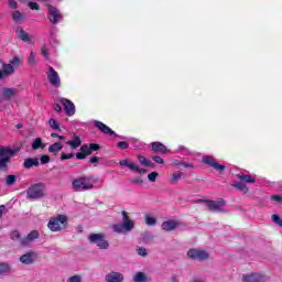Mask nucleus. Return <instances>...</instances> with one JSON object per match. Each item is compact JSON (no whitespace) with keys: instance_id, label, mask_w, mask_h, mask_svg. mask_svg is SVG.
Segmentation results:
<instances>
[{"instance_id":"23","label":"nucleus","mask_w":282,"mask_h":282,"mask_svg":"<svg viewBox=\"0 0 282 282\" xmlns=\"http://www.w3.org/2000/svg\"><path fill=\"white\" fill-rule=\"evenodd\" d=\"M12 272V265L8 262H0V276H8Z\"/></svg>"},{"instance_id":"42","label":"nucleus","mask_w":282,"mask_h":282,"mask_svg":"<svg viewBox=\"0 0 282 282\" xmlns=\"http://www.w3.org/2000/svg\"><path fill=\"white\" fill-rule=\"evenodd\" d=\"M10 237H11L12 241H20L21 242V234L18 230L12 231Z\"/></svg>"},{"instance_id":"4","label":"nucleus","mask_w":282,"mask_h":282,"mask_svg":"<svg viewBox=\"0 0 282 282\" xmlns=\"http://www.w3.org/2000/svg\"><path fill=\"white\" fill-rule=\"evenodd\" d=\"M21 65V57L14 56L9 64L2 65V70H0V80L3 78H8V76H12L14 74V67H19Z\"/></svg>"},{"instance_id":"20","label":"nucleus","mask_w":282,"mask_h":282,"mask_svg":"<svg viewBox=\"0 0 282 282\" xmlns=\"http://www.w3.org/2000/svg\"><path fill=\"white\" fill-rule=\"evenodd\" d=\"M152 151L153 153H169V149L162 142H152Z\"/></svg>"},{"instance_id":"29","label":"nucleus","mask_w":282,"mask_h":282,"mask_svg":"<svg viewBox=\"0 0 282 282\" xmlns=\"http://www.w3.org/2000/svg\"><path fill=\"white\" fill-rule=\"evenodd\" d=\"M31 147L33 151H37V149H45V143H43V139L36 138Z\"/></svg>"},{"instance_id":"62","label":"nucleus","mask_w":282,"mask_h":282,"mask_svg":"<svg viewBox=\"0 0 282 282\" xmlns=\"http://www.w3.org/2000/svg\"><path fill=\"white\" fill-rule=\"evenodd\" d=\"M59 135H58V133H51V138H58Z\"/></svg>"},{"instance_id":"8","label":"nucleus","mask_w":282,"mask_h":282,"mask_svg":"<svg viewBox=\"0 0 282 282\" xmlns=\"http://www.w3.org/2000/svg\"><path fill=\"white\" fill-rule=\"evenodd\" d=\"M88 241L95 243L99 250H107L109 248V241L105 239V234H90Z\"/></svg>"},{"instance_id":"52","label":"nucleus","mask_w":282,"mask_h":282,"mask_svg":"<svg viewBox=\"0 0 282 282\" xmlns=\"http://www.w3.org/2000/svg\"><path fill=\"white\" fill-rule=\"evenodd\" d=\"M41 164H48L50 162V156L47 155H42L40 159Z\"/></svg>"},{"instance_id":"51","label":"nucleus","mask_w":282,"mask_h":282,"mask_svg":"<svg viewBox=\"0 0 282 282\" xmlns=\"http://www.w3.org/2000/svg\"><path fill=\"white\" fill-rule=\"evenodd\" d=\"M29 8L31 10H41V7L36 2H29Z\"/></svg>"},{"instance_id":"32","label":"nucleus","mask_w":282,"mask_h":282,"mask_svg":"<svg viewBox=\"0 0 282 282\" xmlns=\"http://www.w3.org/2000/svg\"><path fill=\"white\" fill-rule=\"evenodd\" d=\"M231 186L238 191H241L242 193H248V186L242 182L231 183Z\"/></svg>"},{"instance_id":"47","label":"nucleus","mask_w":282,"mask_h":282,"mask_svg":"<svg viewBox=\"0 0 282 282\" xmlns=\"http://www.w3.org/2000/svg\"><path fill=\"white\" fill-rule=\"evenodd\" d=\"M66 282H83V279L80 278V275H73L68 278Z\"/></svg>"},{"instance_id":"53","label":"nucleus","mask_w":282,"mask_h":282,"mask_svg":"<svg viewBox=\"0 0 282 282\" xmlns=\"http://www.w3.org/2000/svg\"><path fill=\"white\" fill-rule=\"evenodd\" d=\"M9 6H10V8H12L13 10H17V8H18V3L15 2V0H9Z\"/></svg>"},{"instance_id":"6","label":"nucleus","mask_w":282,"mask_h":282,"mask_svg":"<svg viewBox=\"0 0 282 282\" xmlns=\"http://www.w3.org/2000/svg\"><path fill=\"white\" fill-rule=\"evenodd\" d=\"M65 226H67V216L65 215H58L55 218H51L47 224V227L52 232H59Z\"/></svg>"},{"instance_id":"54","label":"nucleus","mask_w":282,"mask_h":282,"mask_svg":"<svg viewBox=\"0 0 282 282\" xmlns=\"http://www.w3.org/2000/svg\"><path fill=\"white\" fill-rule=\"evenodd\" d=\"M77 160H85L87 155L83 153L82 151L76 154Z\"/></svg>"},{"instance_id":"11","label":"nucleus","mask_w":282,"mask_h":282,"mask_svg":"<svg viewBox=\"0 0 282 282\" xmlns=\"http://www.w3.org/2000/svg\"><path fill=\"white\" fill-rule=\"evenodd\" d=\"M203 164H207L208 166H212V169H215V171H218L219 173H224V171H226V165H221L217 163V161L213 156H208V155L204 156Z\"/></svg>"},{"instance_id":"40","label":"nucleus","mask_w":282,"mask_h":282,"mask_svg":"<svg viewBox=\"0 0 282 282\" xmlns=\"http://www.w3.org/2000/svg\"><path fill=\"white\" fill-rule=\"evenodd\" d=\"M80 152L83 154H85L86 156L91 155V148H89V145H87V144H84L80 147Z\"/></svg>"},{"instance_id":"48","label":"nucleus","mask_w":282,"mask_h":282,"mask_svg":"<svg viewBox=\"0 0 282 282\" xmlns=\"http://www.w3.org/2000/svg\"><path fill=\"white\" fill-rule=\"evenodd\" d=\"M89 148L91 153H94V151H100V145L98 143H90Z\"/></svg>"},{"instance_id":"5","label":"nucleus","mask_w":282,"mask_h":282,"mask_svg":"<svg viewBox=\"0 0 282 282\" xmlns=\"http://www.w3.org/2000/svg\"><path fill=\"white\" fill-rule=\"evenodd\" d=\"M195 204H206L208 210L212 213H221L224 206H226L224 198H219L218 200L197 199L195 200Z\"/></svg>"},{"instance_id":"15","label":"nucleus","mask_w":282,"mask_h":282,"mask_svg":"<svg viewBox=\"0 0 282 282\" xmlns=\"http://www.w3.org/2000/svg\"><path fill=\"white\" fill-rule=\"evenodd\" d=\"M243 282H268V276L261 273H251L242 275Z\"/></svg>"},{"instance_id":"31","label":"nucleus","mask_w":282,"mask_h":282,"mask_svg":"<svg viewBox=\"0 0 282 282\" xmlns=\"http://www.w3.org/2000/svg\"><path fill=\"white\" fill-rule=\"evenodd\" d=\"M17 95V88H4L2 90V96L4 98H12V96Z\"/></svg>"},{"instance_id":"49","label":"nucleus","mask_w":282,"mask_h":282,"mask_svg":"<svg viewBox=\"0 0 282 282\" xmlns=\"http://www.w3.org/2000/svg\"><path fill=\"white\" fill-rule=\"evenodd\" d=\"M72 158H74V154H67L63 152L61 155V161L63 162L64 160H72Z\"/></svg>"},{"instance_id":"30","label":"nucleus","mask_w":282,"mask_h":282,"mask_svg":"<svg viewBox=\"0 0 282 282\" xmlns=\"http://www.w3.org/2000/svg\"><path fill=\"white\" fill-rule=\"evenodd\" d=\"M139 162L142 166H148L149 169H155V164L142 155H139Z\"/></svg>"},{"instance_id":"19","label":"nucleus","mask_w":282,"mask_h":282,"mask_svg":"<svg viewBox=\"0 0 282 282\" xmlns=\"http://www.w3.org/2000/svg\"><path fill=\"white\" fill-rule=\"evenodd\" d=\"M95 127L99 129V131L104 132L106 135H117L111 128L107 124L102 123L101 121H95Z\"/></svg>"},{"instance_id":"13","label":"nucleus","mask_w":282,"mask_h":282,"mask_svg":"<svg viewBox=\"0 0 282 282\" xmlns=\"http://www.w3.org/2000/svg\"><path fill=\"white\" fill-rule=\"evenodd\" d=\"M37 258L39 253H36V251H29L20 257V262L23 263V265H32Z\"/></svg>"},{"instance_id":"44","label":"nucleus","mask_w":282,"mask_h":282,"mask_svg":"<svg viewBox=\"0 0 282 282\" xmlns=\"http://www.w3.org/2000/svg\"><path fill=\"white\" fill-rule=\"evenodd\" d=\"M118 149H121L122 151L129 149V143L127 141H120L118 144H117Z\"/></svg>"},{"instance_id":"61","label":"nucleus","mask_w":282,"mask_h":282,"mask_svg":"<svg viewBox=\"0 0 282 282\" xmlns=\"http://www.w3.org/2000/svg\"><path fill=\"white\" fill-rule=\"evenodd\" d=\"M138 169L139 170H132V171H137L138 173H142V174L147 173V170L140 169V165H138Z\"/></svg>"},{"instance_id":"28","label":"nucleus","mask_w":282,"mask_h":282,"mask_svg":"<svg viewBox=\"0 0 282 282\" xmlns=\"http://www.w3.org/2000/svg\"><path fill=\"white\" fill-rule=\"evenodd\" d=\"M237 177L240 180V182H246L247 184H254V182H257L254 177L248 174H238Z\"/></svg>"},{"instance_id":"16","label":"nucleus","mask_w":282,"mask_h":282,"mask_svg":"<svg viewBox=\"0 0 282 282\" xmlns=\"http://www.w3.org/2000/svg\"><path fill=\"white\" fill-rule=\"evenodd\" d=\"M106 282H124V274L118 271H112L106 274Z\"/></svg>"},{"instance_id":"57","label":"nucleus","mask_w":282,"mask_h":282,"mask_svg":"<svg viewBox=\"0 0 282 282\" xmlns=\"http://www.w3.org/2000/svg\"><path fill=\"white\" fill-rule=\"evenodd\" d=\"M132 184H138L139 186L143 184L142 178H134L132 180Z\"/></svg>"},{"instance_id":"2","label":"nucleus","mask_w":282,"mask_h":282,"mask_svg":"<svg viewBox=\"0 0 282 282\" xmlns=\"http://www.w3.org/2000/svg\"><path fill=\"white\" fill-rule=\"evenodd\" d=\"M17 152L8 147H0V171L7 172L8 164Z\"/></svg>"},{"instance_id":"56","label":"nucleus","mask_w":282,"mask_h":282,"mask_svg":"<svg viewBox=\"0 0 282 282\" xmlns=\"http://www.w3.org/2000/svg\"><path fill=\"white\" fill-rule=\"evenodd\" d=\"M271 199H272L273 202H282V196H280V195H272V196H271Z\"/></svg>"},{"instance_id":"43","label":"nucleus","mask_w":282,"mask_h":282,"mask_svg":"<svg viewBox=\"0 0 282 282\" xmlns=\"http://www.w3.org/2000/svg\"><path fill=\"white\" fill-rule=\"evenodd\" d=\"M41 54L44 56V58H50V50H47V46L43 45L41 47Z\"/></svg>"},{"instance_id":"38","label":"nucleus","mask_w":282,"mask_h":282,"mask_svg":"<svg viewBox=\"0 0 282 282\" xmlns=\"http://www.w3.org/2000/svg\"><path fill=\"white\" fill-rule=\"evenodd\" d=\"M137 254H139V257H149V251L144 247H138Z\"/></svg>"},{"instance_id":"21","label":"nucleus","mask_w":282,"mask_h":282,"mask_svg":"<svg viewBox=\"0 0 282 282\" xmlns=\"http://www.w3.org/2000/svg\"><path fill=\"white\" fill-rule=\"evenodd\" d=\"M15 34L20 41H23L24 43H30V34L23 30V28L18 26L15 30Z\"/></svg>"},{"instance_id":"36","label":"nucleus","mask_w":282,"mask_h":282,"mask_svg":"<svg viewBox=\"0 0 282 282\" xmlns=\"http://www.w3.org/2000/svg\"><path fill=\"white\" fill-rule=\"evenodd\" d=\"M28 65H30L31 67H34V65H36V54L34 52L30 53V56L28 58Z\"/></svg>"},{"instance_id":"55","label":"nucleus","mask_w":282,"mask_h":282,"mask_svg":"<svg viewBox=\"0 0 282 282\" xmlns=\"http://www.w3.org/2000/svg\"><path fill=\"white\" fill-rule=\"evenodd\" d=\"M53 109H54V111H56L57 113H61V111H63V107H61L58 104H55V105L53 106Z\"/></svg>"},{"instance_id":"60","label":"nucleus","mask_w":282,"mask_h":282,"mask_svg":"<svg viewBox=\"0 0 282 282\" xmlns=\"http://www.w3.org/2000/svg\"><path fill=\"white\" fill-rule=\"evenodd\" d=\"M98 160H100L98 156H94L90 159V163L96 164V162H98Z\"/></svg>"},{"instance_id":"3","label":"nucleus","mask_w":282,"mask_h":282,"mask_svg":"<svg viewBox=\"0 0 282 282\" xmlns=\"http://www.w3.org/2000/svg\"><path fill=\"white\" fill-rule=\"evenodd\" d=\"M45 197V184L37 183L26 189L28 199H43Z\"/></svg>"},{"instance_id":"27","label":"nucleus","mask_w":282,"mask_h":282,"mask_svg":"<svg viewBox=\"0 0 282 282\" xmlns=\"http://www.w3.org/2000/svg\"><path fill=\"white\" fill-rule=\"evenodd\" d=\"M39 159H32V158H28L24 160L23 166L24 169H32V166H39Z\"/></svg>"},{"instance_id":"7","label":"nucleus","mask_w":282,"mask_h":282,"mask_svg":"<svg viewBox=\"0 0 282 282\" xmlns=\"http://www.w3.org/2000/svg\"><path fill=\"white\" fill-rule=\"evenodd\" d=\"M72 186L78 193L80 191H91L94 183L89 177H78L73 181Z\"/></svg>"},{"instance_id":"35","label":"nucleus","mask_w":282,"mask_h":282,"mask_svg":"<svg viewBox=\"0 0 282 282\" xmlns=\"http://www.w3.org/2000/svg\"><path fill=\"white\" fill-rule=\"evenodd\" d=\"M12 19L15 23H21V21H23V14H21V11H14L12 13Z\"/></svg>"},{"instance_id":"17","label":"nucleus","mask_w":282,"mask_h":282,"mask_svg":"<svg viewBox=\"0 0 282 282\" xmlns=\"http://www.w3.org/2000/svg\"><path fill=\"white\" fill-rule=\"evenodd\" d=\"M161 228H162V230H165V232H171V231L180 228V221L178 220H165L162 223Z\"/></svg>"},{"instance_id":"46","label":"nucleus","mask_w":282,"mask_h":282,"mask_svg":"<svg viewBox=\"0 0 282 282\" xmlns=\"http://www.w3.org/2000/svg\"><path fill=\"white\" fill-rule=\"evenodd\" d=\"M48 123L52 129H55V130L61 129V126H58V122H56V120L54 119H50Z\"/></svg>"},{"instance_id":"64","label":"nucleus","mask_w":282,"mask_h":282,"mask_svg":"<svg viewBox=\"0 0 282 282\" xmlns=\"http://www.w3.org/2000/svg\"><path fill=\"white\" fill-rule=\"evenodd\" d=\"M172 281H173V282H180L176 276H173V278H172Z\"/></svg>"},{"instance_id":"50","label":"nucleus","mask_w":282,"mask_h":282,"mask_svg":"<svg viewBox=\"0 0 282 282\" xmlns=\"http://www.w3.org/2000/svg\"><path fill=\"white\" fill-rule=\"evenodd\" d=\"M153 162H155L156 164H164V159H162V156H152Z\"/></svg>"},{"instance_id":"25","label":"nucleus","mask_w":282,"mask_h":282,"mask_svg":"<svg viewBox=\"0 0 282 282\" xmlns=\"http://www.w3.org/2000/svg\"><path fill=\"white\" fill-rule=\"evenodd\" d=\"M133 282H149L151 281L144 272H137L132 279Z\"/></svg>"},{"instance_id":"26","label":"nucleus","mask_w":282,"mask_h":282,"mask_svg":"<svg viewBox=\"0 0 282 282\" xmlns=\"http://www.w3.org/2000/svg\"><path fill=\"white\" fill-rule=\"evenodd\" d=\"M120 166H127L128 169H130V171H139L138 164L129 161V160H121L119 162Z\"/></svg>"},{"instance_id":"10","label":"nucleus","mask_w":282,"mask_h":282,"mask_svg":"<svg viewBox=\"0 0 282 282\" xmlns=\"http://www.w3.org/2000/svg\"><path fill=\"white\" fill-rule=\"evenodd\" d=\"M187 257L194 261H207L209 254L204 249H189L187 251Z\"/></svg>"},{"instance_id":"14","label":"nucleus","mask_w":282,"mask_h":282,"mask_svg":"<svg viewBox=\"0 0 282 282\" xmlns=\"http://www.w3.org/2000/svg\"><path fill=\"white\" fill-rule=\"evenodd\" d=\"M40 234L39 230H32L30 234H28L26 237L20 239V246L23 248H28V246H31L35 239H39Z\"/></svg>"},{"instance_id":"18","label":"nucleus","mask_w":282,"mask_h":282,"mask_svg":"<svg viewBox=\"0 0 282 282\" xmlns=\"http://www.w3.org/2000/svg\"><path fill=\"white\" fill-rule=\"evenodd\" d=\"M61 104L63 105L67 116H74V113H76V106H74V102H72V100L62 99Z\"/></svg>"},{"instance_id":"24","label":"nucleus","mask_w":282,"mask_h":282,"mask_svg":"<svg viewBox=\"0 0 282 282\" xmlns=\"http://www.w3.org/2000/svg\"><path fill=\"white\" fill-rule=\"evenodd\" d=\"M63 151V144L61 142H55L48 147V153H53V155H58Z\"/></svg>"},{"instance_id":"37","label":"nucleus","mask_w":282,"mask_h":282,"mask_svg":"<svg viewBox=\"0 0 282 282\" xmlns=\"http://www.w3.org/2000/svg\"><path fill=\"white\" fill-rule=\"evenodd\" d=\"M145 224L147 226H155V224H158V219H155V217H151L150 215H145Z\"/></svg>"},{"instance_id":"1","label":"nucleus","mask_w":282,"mask_h":282,"mask_svg":"<svg viewBox=\"0 0 282 282\" xmlns=\"http://www.w3.org/2000/svg\"><path fill=\"white\" fill-rule=\"evenodd\" d=\"M122 224H115L111 226L113 232L122 235L124 232H131V230L135 228V224L133 223V220H131V218H129L127 212H122Z\"/></svg>"},{"instance_id":"9","label":"nucleus","mask_w":282,"mask_h":282,"mask_svg":"<svg viewBox=\"0 0 282 282\" xmlns=\"http://www.w3.org/2000/svg\"><path fill=\"white\" fill-rule=\"evenodd\" d=\"M46 8L48 11L47 19L53 25H56L63 21V13H61V10L52 4H46Z\"/></svg>"},{"instance_id":"39","label":"nucleus","mask_w":282,"mask_h":282,"mask_svg":"<svg viewBox=\"0 0 282 282\" xmlns=\"http://www.w3.org/2000/svg\"><path fill=\"white\" fill-rule=\"evenodd\" d=\"M271 220L273 221V224H276L278 226H280V228H282V219L281 216L273 214L271 216Z\"/></svg>"},{"instance_id":"59","label":"nucleus","mask_w":282,"mask_h":282,"mask_svg":"<svg viewBox=\"0 0 282 282\" xmlns=\"http://www.w3.org/2000/svg\"><path fill=\"white\" fill-rule=\"evenodd\" d=\"M3 210H6V206L0 205V219L3 217Z\"/></svg>"},{"instance_id":"45","label":"nucleus","mask_w":282,"mask_h":282,"mask_svg":"<svg viewBox=\"0 0 282 282\" xmlns=\"http://www.w3.org/2000/svg\"><path fill=\"white\" fill-rule=\"evenodd\" d=\"M158 175H160L158 172H151V173L148 175L149 182H155V180H158Z\"/></svg>"},{"instance_id":"58","label":"nucleus","mask_w":282,"mask_h":282,"mask_svg":"<svg viewBox=\"0 0 282 282\" xmlns=\"http://www.w3.org/2000/svg\"><path fill=\"white\" fill-rule=\"evenodd\" d=\"M181 166H184V169H193V164L186 162H182Z\"/></svg>"},{"instance_id":"12","label":"nucleus","mask_w":282,"mask_h":282,"mask_svg":"<svg viewBox=\"0 0 282 282\" xmlns=\"http://www.w3.org/2000/svg\"><path fill=\"white\" fill-rule=\"evenodd\" d=\"M47 80L51 83L53 87H61V77L52 66L48 67Z\"/></svg>"},{"instance_id":"63","label":"nucleus","mask_w":282,"mask_h":282,"mask_svg":"<svg viewBox=\"0 0 282 282\" xmlns=\"http://www.w3.org/2000/svg\"><path fill=\"white\" fill-rule=\"evenodd\" d=\"M15 127H17L18 129H23V124H22V123H18Z\"/></svg>"},{"instance_id":"22","label":"nucleus","mask_w":282,"mask_h":282,"mask_svg":"<svg viewBox=\"0 0 282 282\" xmlns=\"http://www.w3.org/2000/svg\"><path fill=\"white\" fill-rule=\"evenodd\" d=\"M66 144H68V147H70V149L76 150V149H78V147H80L83 144V140H80V137L74 134L73 140L66 141Z\"/></svg>"},{"instance_id":"34","label":"nucleus","mask_w":282,"mask_h":282,"mask_svg":"<svg viewBox=\"0 0 282 282\" xmlns=\"http://www.w3.org/2000/svg\"><path fill=\"white\" fill-rule=\"evenodd\" d=\"M182 175H184V173H182V172H174L172 174V178H171L172 184H177V182L182 180Z\"/></svg>"},{"instance_id":"33","label":"nucleus","mask_w":282,"mask_h":282,"mask_svg":"<svg viewBox=\"0 0 282 282\" xmlns=\"http://www.w3.org/2000/svg\"><path fill=\"white\" fill-rule=\"evenodd\" d=\"M14 184H17V175H14V174L8 175L6 178V185L14 186Z\"/></svg>"},{"instance_id":"41","label":"nucleus","mask_w":282,"mask_h":282,"mask_svg":"<svg viewBox=\"0 0 282 282\" xmlns=\"http://www.w3.org/2000/svg\"><path fill=\"white\" fill-rule=\"evenodd\" d=\"M142 240L144 243H149L150 241H153V235L151 232H144L142 235Z\"/></svg>"}]
</instances>
